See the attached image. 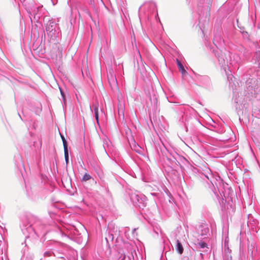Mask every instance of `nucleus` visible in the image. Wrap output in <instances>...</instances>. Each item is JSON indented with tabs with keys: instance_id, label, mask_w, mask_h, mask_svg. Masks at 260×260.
Instances as JSON below:
<instances>
[{
	"instance_id": "1",
	"label": "nucleus",
	"mask_w": 260,
	"mask_h": 260,
	"mask_svg": "<svg viewBox=\"0 0 260 260\" xmlns=\"http://www.w3.org/2000/svg\"><path fill=\"white\" fill-rule=\"evenodd\" d=\"M21 228L24 234L35 232L38 235H46L47 233V226L40 220H37L32 224L29 222L27 223V219L25 218L22 221Z\"/></svg>"
},
{
	"instance_id": "2",
	"label": "nucleus",
	"mask_w": 260,
	"mask_h": 260,
	"mask_svg": "<svg viewBox=\"0 0 260 260\" xmlns=\"http://www.w3.org/2000/svg\"><path fill=\"white\" fill-rule=\"evenodd\" d=\"M50 85L54 89L56 90H59L60 91V89L59 87V85H58V84L53 75H52V77L50 76Z\"/></svg>"
},
{
	"instance_id": "3",
	"label": "nucleus",
	"mask_w": 260,
	"mask_h": 260,
	"mask_svg": "<svg viewBox=\"0 0 260 260\" xmlns=\"http://www.w3.org/2000/svg\"><path fill=\"white\" fill-rule=\"evenodd\" d=\"M61 181L64 187H70L71 185V179L67 176H63Z\"/></svg>"
},
{
	"instance_id": "4",
	"label": "nucleus",
	"mask_w": 260,
	"mask_h": 260,
	"mask_svg": "<svg viewBox=\"0 0 260 260\" xmlns=\"http://www.w3.org/2000/svg\"><path fill=\"white\" fill-rule=\"evenodd\" d=\"M177 64L179 69V70L181 72L182 75H185L187 74V72L184 69L182 64L181 62L178 60H176Z\"/></svg>"
},
{
	"instance_id": "5",
	"label": "nucleus",
	"mask_w": 260,
	"mask_h": 260,
	"mask_svg": "<svg viewBox=\"0 0 260 260\" xmlns=\"http://www.w3.org/2000/svg\"><path fill=\"white\" fill-rule=\"evenodd\" d=\"M42 8V6L37 7H35L34 10H31L32 13L33 15H34L35 18L36 17H38V18L40 17V16L38 15L39 14V12H41Z\"/></svg>"
},
{
	"instance_id": "6",
	"label": "nucleus",
	"mask_w": 260,
	"mask_h": 260,
	"mask_svg": "<svg viewBox=\"0 0 260 260\" xmlns=\"http://www.w3.org/2000/svg\"><path fill=\"white\" fill-rule=\"evenodd\" d=\"M108 77L110 84H114L115 83L116 78L115 76L113 74L110 73V75H108Z\"/></svg>"
},
{
	"instance_id": "7",
	"label": "nucleus",
	"mask_w": 260,
	"mask_h": 260,
	"mask_svg": "<svg viewBox=\"0 0 260 260\" xmlns=\"http://www.w3.org/2000/svg\"><path fill=\"white\" fill-rule=\"evenodd\" d=\"M177 250L180 254H182L184 250L181 243L179 240H177Z\"/></svg>"
},
{
	"instance_id": "8",
	"label": "nucleus",
	"mask_w": 260,
	"mask_h": 260,
	"mask_svg": "<svg viewBox=\"0 0 260 260\" xmlns=\"http://www.w3.org/2000/svg\"><path fill=\"white\" fill-rule=\"evenodd\" d=\"M48 179L47 176L44 175L43 174L41 175V181L42 183L46 184L48 183Z\"/></svg>"
},
{
	"instance_id": "9",
	"label": "nucleus",
	"mask_w": 260,
	"mask_h": 260,
	"mask_svg": "<svg viewBox=\"0 0 260 260\" xmlns=\"http://www.w3.org/2000/svg\"><path fill=\"white\" fill-rule=\"evenodd\" d=\"M62 142H63V148L64 149H68V143L66 139L63 137H61Z\"/></svg>"
},
{
	"instance_id": "10",
	"label": "nucleus",
	"mask_w": 260,
	"mask_h": 260,
	"mask_svg": "<svg viewBox=\"0 0 260 260\" xmlns=\"http://www.w3.org/2000/svg\"><path fill=\"white\" fill-rule=\"evenodd\" d=\"M64 157L66 161V162L67 163L69 160V153H68V149H64Z\"/></svg>"
},
{
	"instance_id": "11",
	"label": "nucleus",
	"mask_w": 260,
	"mask_h": 260,
	"mask_svg": "<svg viewBox=\"0 0 260 260\" xmlns=\"http://www.w3.org/2000/svg\"><path fill=\"white\" fill-rule=\"evenodd\" d=\"M91 177L88 174H85L82 178V180L86 181L90 179Z\"/></svg>"
},
{
	"instance_id": "12",
	"label": "nucleus",
	"mask_w": 260,
	"mask_h": 260,
	"mask_svg": "<svg viewBox=\"0 0 260 260\" xmlns=\"http://www.w3.org/2000/svg\"><path fill=\"white\" fill-rule=\"evenodd\" d=\"M199 245L200 248H204L207 247V244L205 242H199Z\"/></svg>"
},
{
	"instance_id": "13",
	"label": "nucleus",
	"mask_w": 260,
	"mask_h": 260,
	"mask_svg": "<svg viewBox=\"0 0 260 260\" xmlns=\"http://www.w3.org/2000/svg\"><path fill=\"white\" fill-rule=\"evenodd\" d=\"M97 107H99V103H98V102H96L95 103L93 104L92 106V108L93 109L96 108Z\"/></svg>"
},
{
	"instance_id": "14",
	"label": "nucleus",
	"mask_w": 260,
	"mask_h": 260,
	"mask_svg": "<svg viewBox=\"0 0 260 260\" xmlns=\"http://www.w3.org/2000/svg\"><path fill=\"white\" fill-rule=\"evenodd\" d=\"M95 117L97 122H99V113H94Z\"/></svg>"
},
{
	"instance_id": "15",
	"label": "nucleus",
	"mask_w": 260,
	"mask_h": 260,
	"mask_svg": "<svg viewBox=\"0 0 260 260\" xmlns=\"http://www.w3.org/2000/svg\"><path fill=\"white\" fill-rule=\"evenodd\" d=\"M98 108H99V107H97V108H94V109H93V110H94V113H99V112H98Z\"/></svg>"
},
{
	"instance_id": "16",
	"label": "nucleus",
	"mask_w": 260,
	"mask_h": 260,
	"mask_svg": "<svg viewBox=\"0 0 260 260\" xmlns=\"http://www.w3.org/2000/svg\"><path fill=\"white\" fill-rule=\"evenodd\" d=\"M134 149L136 151H139V147H137L136 146H134Z\"/></svg>"
},
{
	"instance_id": "17",
	"label": "nucleus",
	"mask_w": 260,
	"mask_h": 260,
	"mask_svg": "<svg viewBox=\"0 0 260 260\" xmlns=\"http://www.w3.org/2000/svg\"><path fill=\"white\" fill-rule=\"evenodd\" d=\"M48 254H49V252H47H47H45V253H44V254H45V256H46V255H48Z\"/></svg>"
}]
</instances>
